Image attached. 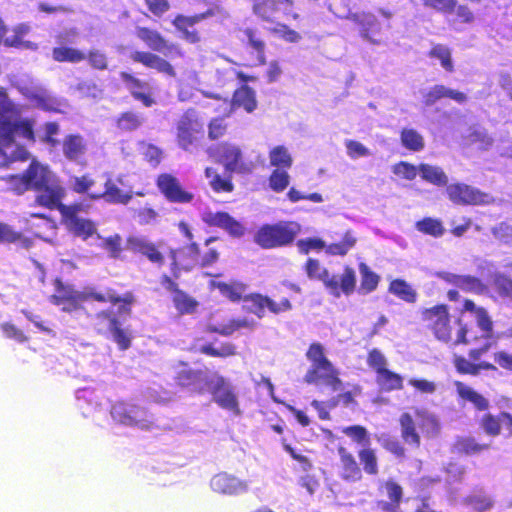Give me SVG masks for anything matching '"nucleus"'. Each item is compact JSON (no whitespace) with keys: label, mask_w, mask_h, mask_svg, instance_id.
<instances>
[{"label":"nucleus","mask_w":512,"mask_h":512,"mask_svg":"<svg viewBox=\"0 0 512 512\" xmlns=\"http://www.w3.org/2000/svg\"><path fill=\"white\" fill-rule=\"evenodd\" d=\"M389 292L407 303H414L417 299L415 289L402 279L393 280L389 285Z\"/></svg>","instance_id":"nucleus-44"},{"label":"nucleus","mask_w":512,"mask_h":512,"mask_svg":"<svg viewBox=\"0 0 512 512\" xmlns=\"http://www.w3.org/2000/svg\"><path fill=\"white\" fill-rule=\"evenodd\" d=\"M241 33L242 38L240 40L242 45L255 55L256 64L264 65L266 63V43L261 37L260 32L255 28L246 27L241 30Z\"/></svg>","instance_id":"nucleus-27"},{"label":"nucleus","mask_w":512,"mask_h":512,"mask_svg":"<svg viewBox=\"0 0 512 512\" xmlns=\"http://www.w3.org/2000/svg\"><path fill=\"white\" fill-rule=\"evenodd\" d=\"M300 231V224L294 221L264 224L255 233L254 241L263 249L284 247L292 244Z\"/></svg>","instance_id":"nucleus-6"},{"label":"nucleus","mask_w":512,"mask_h":512,"mask_svg":"<svg viewBox=\"0 0 512 512\" xmlns=\"http://www.w3.org/2000/svg\"><path fill=\"white\" fill-rule=\"evenodd\" d=\"M55 293L51 295L50 301L61 307L62 311L72 313L83 308V304L95 301L101 304L109 303L118 306L120 315L132 314V308L136 302L135 294L126 291L123 294L112 287L103 290L97 287H86L83 291L75 290L70 284H65L60 278L54 280Z\"/></svg>","instance_id":"nucleus-2"},{"label":"nucleus","mask_w":512,"mask_h":512,"mask_svg":"<svg viewBox=\"0 0 512 512\" xmlns=\"http://www.w3.org/2000/svg\"><path fill=\"white\" fill-rule=\"evenodd\" d=\"M350 19L358 25V30L363 40L373 44L379 43L377 37L380 34L381 27L373 14L366 12L355 13L350 16Z\"/></svg>","instance_id":"nucleus-25"},{"label":"nucleus","mask_w":512,"mask_h":512,"mask_svg":"<svg viewBox=\"0 0 512 512\" xmlns=\"http://www.w3.org/2000/svg\"><path fill=\"white\" fill-rule=\"evenodd\" d=\"M489 448L488 444H479L474 438H459L454 444V450L468 455L478 454Z\"/></svg>","instance_id":"nucleus-55"},{"label":"nucleus","mask_w":512,"mask_h":512,"mask_svg":"<svg viewBox=\"0 0 512 512\" xmlns=\"http://www.w3.org/2000/svg\"><path fill=\"white\" fill-rule=\"evenodd\" d=\"M119 76L121 81L124 83L125 88L135 101L140 102L146 108H150L157 104V99L153 89L147 81L126 71L120 72Z\"/></svg>","instance_id":"nucleus-15"},{"label":"nucleus","mask_w":512,"mask_h":512,"mask_svg":"<svg viewBox=\"0 0 512 512\" xmlns=\"http://www.w3.org/2000/svg\"><path fill=\"white\" fill-rule=\"evenodd\" d=\"M213 401L222 409L240 415L237 395L230 383L221 375H216L215 382L210 388Z\"/></svg>","instance_id":"nucleus-19"},{"label":"nucleus","mask_w":512,"mask_h":512,"mask_svg":"<svg viewBox=\"0 0 512 512\" xmlns=\"http://www.w3.org/2000/svg\"><path fill=\"white\" fill-rule=\"evenodd\" d=\"M94 184L95 181L89 173L70 178V188L77 194H87L89 196L92 193L90 190Z\"/></svg>","instance_id":"nucleus-57"},{"label":"nucleus","mask_w":512,"mask_h":512,"mask_svg":"<svg viewBox=\"0 0 512 512\" xmlns=\"http://www.w3.org/2000/svg\"><path fill=\"white\" fill-rule=\"evenodd\" d=\"M422 315L423 320L427 322L428 327L440 341H452L454 344H470L476 339V337L472 336L470 330L462 325L461 321L455 322L457 329L453 337L454 327L451 325L449 313L445 305L426 309Z\"/></svg>","instance_id":"nucleus-3"},{"label":"nucleus","mask_w":512,"mask_h":512,"mask_svg":"<svg viewBox=\"0 0 512 512\" xmlns=\"http://www.w3.org/2000/svg\"><path fill=\"white\" fill-rule=\"evenodd\" d=\"M359 272L361 275L360 292L367 294L376 289L379 283V276L374 273L365 263H360Z\"/></svg>","instance_id":"nucleus-49"},{"label":"nucleus","mask_w":512,"mask_h":512,"mask_svg":"<svg viewBox=\"0 0 512 512\" xmlns=\"http://www.w3.org/2000/svg\"><path fill=\"white\" fill-rule=\"evenodd\" d=\"M255 326L256 322L254 320L240 318L230 319L227 323L224 324H209L206 330L209 333H216L222 336H230L237 330L243 328L252 330L255 328Z\"/></svg>","instance_id":"nucleus-33"},{"label":"nucleus","mask_w":512,"mask_h":512,"mask_svg":"<svg viewBox=\"0 0 512 512\" xmlns=\"http://www.w3.org/2000/svg\"><path fill=\"white\" fill-rule=\"evenodd\" d=\"M356 237L355 235L348 231L345 233L344 238L339 243H333L330 245H326L322 241V250H325V252L329 255H338V256H344L348 253L350 249H352L356 244Z\"/></svg>","instance_id":"nucleus-46"},{"label":"nucleus","mask_w":512,"mask_h":512,"mask_svg":"<svg viewBox=\"0 0 512 512\" xmlns=\"http://www.w3.org/2000/svg\"><path fill=\"white\" fill-rule=\"evenodd\" d=\"M31 27L27 23H19L12 28L13 35L10 37H6L3 40V44L8 48H23L32 51H36L38 49V44L24 40V37L30 32Z\"/></svg>","instance_id":"nucleus-32"},{"label":"nucleus","mask_w":512,"mask_h":512,"mask_svg":"<svg viewBox=\"0 0 512 512\" xmlns=\"http://www.w3.org/2000/svg\"><path fill=\"white\" fill-rule=\"evenodd\" d=\"M205 176L209 179V184L216 193H230L234 190L230 175L221 177L215 169L207 167L205 169Z\"/></svg>","instance_id":"nucleus-42"},{"label":"nucleus","mask_w":512,"mask_h":512,"mask_svg":"<svg viewBox=\"0 0 512 512\" xmlns=\"http://www.w3.org/2000/svg\"><path fill=\"white\" fill-rule=\"evenodd\" d=\"M172 301L176 310L182 315L193 313L198 306V302L183 290L175 293L172 296Z\"/></svg>","instance_id":"nucleus-47"},{"label":"nucleus","mask_w":512,"mask_h":512,"mask_svg":"<svg viewBox=\"0 0 512 512\" xmlns=\"http://www.w3.org/2000/svg\"><path fill=\"white\" fill-rule=\"evenodd\" d=\"M443 97L451 98L458 103H463L466 100L464 93L449 89L443 85H436L424 95V102L430 106Z\"/></svg>","instance_id":"nucleus-39"},{"label":"nucleus","mask_w":512,"mask_h":512,"mask_svg":"<svg viewBox=\"0 0 512 512\" xmlns=\"http://www.w3.org/2000/svg\"><path fill=\"white\" fill-rule=\"evenodd\" d=\"M221 13L222 8L219 5L212 4L201 13L193 15L176 14L171 23L184 41L189 44H198L202 41L203 36L197 25L201 21Z\"/></svg>","instance_id":"nucleus-8"},{"label":"nucleus","mask_w":512,"mask_h":512,"mask_svg":"<svg viewBox=\"0 0 512 512\" xmlns=\"http://www.w3.org/2000/svg\"><path fill=\"white\" fill-rule=\"evenodd\" d=\"M431 276L440 278L464 291L479 294L485 290L484 284L478 278L473 276L457 275L446 271L431 272Z\"/></svg>","instance_id":"nucleus-26"},{"label":"nucleus","mask_w":512,"mask_h":512,"mask_svg":"<svg viewBox=\"0 0 512 512\" xmlns=\"http://www.w3.org/2000/svg\"><path fill=\"white\" fill-rule=\"evenodd\" d=\"M454 365L458 372L471 375H477L481 369H495V367L490 363L482 362L474 364L461 356H456L454 358Z\"/></svg>","instance_id":"nucleus-51"},{"label":"nucleus","mask_w":512,"mask_h":512,"mask_svg":"<svg viewBox=\"0 0 512 512\" xmlns=\"http://www.w3.org/2000/svg\"><path fill=\"white\" fill-rule=\"evenodd\" d=\"M322 281L330 293L336 297L341 294L350 295L356 285L355 272L351 268H346L342 274L333 275L327 279V272L322 271Z\"/></svg>","instance_id":"nucleus-23"},{"label":"nucleus","mask_w":512,"mask_h":512,"mask_svg":"<svg viewBox=\"0 0 512 512\" xmlns=\"http://www.w3.org/2000/svg\"><path fill=\"white\" fill-rule=\"evenodd\" d=\"M208 137L210 140H218L224 137L228 131V124L224 117H213L208 122Z\"/></svg>","instance_id":"nucleus-59"},{"label":"nucleus","mask_w":512,"mask_h":512,"mask_svg":"<svg viewBox=\"0 0 512 512\" xmlns=\"http://www.w3.org/2000/svg\"><path fill=\"white\" fill-rule=\"evenodd\" d=\"M449 199L461 205H487L493 198L480 190L466 184H451L446 188Z\"/></svg>","instance_id":"nucleus-16"},{"label":"nucleus","mask_w":512,"mask_h":512,"mask_svg":"<svg viewBox=\"0 0 512 512\" xmlns=\"http://www.w3.org/2000/svg\"><path fill=\"white\" fill-rule=\"evenodd\" d=\"M212 286L216 288L220 294L231 302H239L243 300L247 285L238 280L230 282H212Z\"/></svg>","instance_id":"nucleus-36"},{"label":"nucleus","mask_w":512,"mask_h":512,"mask_svg":"<svg viewBox=\"0 0 512 512\" xmlns=\"http://www.w3.org/2000/svg\"><path fill=\"white\" fill-rule=\"evenodd\" d=\"M34 125L35 121L29 118L14 121V128L16 130V134H19L24 139L32 143L36 141Z\"/></svg>","instance_id":"nucleus-64"},{"label":"nucleus","mask_w":512,"mask_h":512,"mask_svg":"<svg viewBox=\"0 0 512 512\" xmlns=\"http://www.w3.org/2000/svg\"><path fill=\"white\" fill-rule=\"evenodd\" d=\"M204 121L194 108L185 110L175 123V142L186 151L197 150L204 139Z\"/></svg>","instance_id":"nucleus-4"},{"label":"nucleus","mask_w":512,"mask_h":512,"mask_svg":"<svg viewBox=\"0 0 512 512\" xmlns=\"http://www.w3.org/2000/svg\"><path fill=\"white\" fill-rule=\"evenodd\" d=\"M210 157L214 158L217 163L223 164L226 172L232 174L250 173L252 164L243 160V154L239 146L230 142H221L208 149Z\"/></svg>","instance_id":"nucleus-10"},{"label":"nucleus","mask_w":512,"mask_h":512,"mask_svg":"<svg viewBox=\"0 0 512 512\" xmlns=\"http://www.w3.org/2000/svg\"><path fill=\"white\" fill-rule=\"evenodd\" d=\"M131 59L135 63H140L147 68L155 69L167 76H176V71L171 63L152 52L135 51L131 54Z\"/></svg>","instance_id":"nucleus-28"},{"label":"nucleus","mask_w":512,"mask_h":512,"mask_svg":"<svg viewBox=\"0 0 512 512\" xmlns=\"http://www.w3.org/2000/svg\"><path fill=\"white\" fill-rule=\"evenodd\" d=\"M498 406L501 409L498 416L487 413L480 420L481 428L490 436L499 435L502 424L512 432V400L503 398L498 402Z\"/></svg>","instance_id":"nucleus-17"},{"label":"nucleus","mask_w":512,"mask_h":512,"mask_svg":"<svg viewBox=\"0 0 512 512\" xmlns=\"http://www.w3.org/2000/svg\"><path fill=\"white\" fill-rule=\"evenodd\" d=\"M376 382L384 391L400 390L403 388V378L401 375L385 369L376 374Z\"/></svg>","instance_id":"nucleus-45"},{"label":"nucleus","mask_w":512,"mask_h":512,"mask_svg":"<svg viewBox=\"0 0 512 512\" xmlns=\"http://www.w3.org/2000/svg\"><path fill=\"white\" fill-rule=\"evenodd\" d=\"M212 489L220 494H236L244 489L243 484L235 477L226 473L215 475L211 480Z\"/></svg>","instance_id":"nucleus-34"},{"label":"nucleus","mask_w":512,"mask_h":512,"mask_svg":"<svg viewBox=\"0 0 512 512\" xmlns=\"http://www.w3.org/2000/svg\"><path fill=\"white\" fill-rule=\"evenodd\" d=\"M137 37L143 41L151 50L167 54L176 49V46L169 43L165 37L155 29L149 27H138L136 30Z\"/></svg>","instance_id":"nucleus-30"},{"label":"nucleus","mask_w":512,"mask_h":512,"mask_svg":"<svg viewBox=\"0 0 512 512\" xmlns=\"http://www.w3.org/2000/svg\"><path fill=\"white\" fill-rule=\"evenodd\" d=\"M269 160L275 169L288 170L293 164L291 154L283 145L275 146L269 151Z\"/></svg>","instance_id":"nucleus-43"},{"label":"nucleus","mask_w":512,"mask_h":512,"mask_svg":"<svg viewBox=\"0 0 512 512\" xmlns=\"http://www.w3.org/2000/svg\"><path fill=\"white\" fill-rule=\"evenodd\" d=\"M339 453L343 464V478L351 481L358 480L361 476V471L353 456L347 453L343 448H340Z\"/></svg>","instance_id":"nucleus-48"},{"label":"nucleus","mask_w":512,"mask_h":512,"mask_svg":"<svg viewBox=\"0 0 512 512\" xmlns=\"http://www.w3.org/2000/svg\"><path fill=\"white\" fill-rule=\"evenodd\" d=\"M201 220L209 227L224 230L233 238H240L245 234L244 225L225 211H204Z\"/></svg>","instance_id":"nucleus-20"},{"label":"nucleus","mask_w":512,"mask_h":512,"mask_svg":"<svg viewBox=\"0 0 512 512\" xmlns=\"http://www.w3.org/2000/svg\"><path fill=\"white\" fill-rule=\"evenodd\" d=\"M118 316L110 309H101L90 316V326L98 334L111 335L119 350H128L132 345L133 333L128 327H123Z\"/></svg>","instance_id":"nucleus-5"},{"label":"nucleus","mask_w":512,"mask_h":512,"mask_svg":"<svg viewBox=\"0 0 512 512\" xmlns=\"http://www.w3.org/2000/svg\"><path fill=\"white\" fill-rule=\"evenodd\" d=\"M175 383L181 388L190 389L195 394H203L208 383L202 370L182 369L175 376Z\"/></svg>","instance_id":"nucleus-29"},{"label":"nucleus","mask_w":512,"mask_h":512,"mask_svg":"<svg viewBox=\"0 0 512 512\" xmlns=\"http://www.w3.org/2000/svg\"><path fill=\"white\" fill-rule=\"evenodd\" d=\"M115 126L123 132H132L138 130L145 122L142 113L136 110H125L115 118Z\"/></svg>","instance_id":"nucleus-35"},{"label":"nucleus","mask_w":512,"mask_h":512,"mask_svg":"<svg viewBox=\"0 0 512 512\" xmlns=\"http://www.w3.org/2000/svg\"><path fill=\"white\" fill-rule=\"evenodd\" d=\"M199 254L200 248L196 242H191L181 249H170L171 275L178 279L182 271L189 272L194 268L200 267Z\"/></svg>","instance_id":"nucleus-14"},{"label":"nucleus","mask_w":512,"mask_h":512,"mask_svg":"<svg viewBox=\"0 0 512 512\" xmlns=\"http://www.w3.org/2000/svg\"><path fill=\"white\" fill-rule=\"evenodd\" d=\"M402 436L407 443L419 444V436L415 432L414 422L409 414H403L400 418Z\"/></svg>","instance_id":"nucleus-62"},{"label":"nucleus","mask_w":512,"mask_h":512,"mask_svg":"<svg viewBox=\"0 0 512 512\" xmlns=\"http://www.w3.org/2000/svg\"><path fill=\"white\" fill-rule=\"evenodd\" d=\"M455 387L461 399L470 402L478 410L488 409L489 401L473 388L459 381L455 382Z\"/></svg>","instance_id":"nucleus-40"},{"label":"nucleus","mask_w":512,"mask_h":512,"mask_svg":"<svg viewBox=\"0 0 512 512\" xmlns=\"http://www.w3.org/2000/svg\"><path fill=\"white\" fill-rule=\"evenodd\" d=\"M54 210L59 211L62 223L74 236L87 240L96 233V225L92 220L78 216L81 211H85V206L82 203L75 202L66 205L61 201L54 207Z\"/></svg>","instance_id":"nucleus-9"},{"label":"nucleus","mask_w":512,"mask_h":512,"mask_svg":"<svg viewBox=\"0 0 512 512\" xmlns=\"http://www.w3.org/2000/svg\"><path fill=\"white\" fill-rule=\"evenodd\" d=\"M293 7V0H253L252 12L267 23H274L280 13L297 20L299 15L292 12Z\"/></svg>","instance_id":"nucleus-13"},{"label":"nucleus","mask_w":512,"mask_h":512,"mask_svg":"<svg viewBox=\"0 0 512 512\" xmlns=\"http://www.w3.org/2000/svg\"><path fill=\"white\" fill-rule=\"evenodd\" d=\"M89 66L98 71H104L108 69V57L107 55L98 50V49H90L86 53V59H85Z\"/></svg>","instance_id":"nucleus-61"},{"label":"nucleus","mask_w":512,"mask_h":512,"mask_svg":"<svg viewBox=\"0 0 512 512\" xmlns=\"http://www.w3.org/2000/svg\"><path fill=\"white\" fill-rule=\"evenodd\" d=\"M61 151L64 158L78 165H86L88 154V142L79 133H70L61 141Z\"/></svg>","instance_id":"nucleus-21"},{"label":"nucleus","mask_w":512,"mask_h":512,"mask_svg":"<svg viewBox=\"0 0 512 512\" xmlns=\"http://www.w3.org/2000/svg\"><path fill=\"white\" fill-rule=\"evenodd\" d=\"M43 133L40 141L47 145L50 149H55L61 143L56 136L59 134L60 126L56 121L45 122L42 125Z\"/></svg>","instance_id":"nucleus-54"},{"label":"nucleus","mask_w":512,"mask_h":512,"mask_svg":"<svg viewBox=\"0 0 512 512\" xmlns=\"http://www.w3.org/2000/svg\"><path fill=\"white\" fill-rule=\"evenodd\" d=\"M464 310L466 312H470L474 315L475 320L477 322L478 328L481 332L480 336H477L473 333L472 330H470L472 336L476 337L475 341L478 339H482L483 344L479 348L472 349L469 353V356L477 360L479 359L484 353L488 351V349L491 347V333H492V321L490 317L488 316L485 309L481 307H477L474 302L470 300H465L464 302ZM474 342V340L472 341Z\"/></svg>","instance_id":"nucleus-11"},{"label":"nucleus","mask_w":512,"mask_h":512,"mask_svg":"<svg viewBox=\"0 0 512 512\" xmlns=\"http://www.w3.org/2000/svg\"><path fill=\"white\" fill-rule=\"evenodd\" d=\"M126 243L128 250L135 254L142 255L157 267H162L165 264V256L154 242L144 237L129 236Z\"/></svg>","instance_id":"nucleus-22"},{"label":"nucleus","mask_w":512,"mask_h":512,"mask_svg":"<svg viewBox=\"0 0 512 512\" xmlns=\"http://www.w3.org/2000/svg\"><path fill=\"white\" fill-rule=\"evenodd\" d=\"M402 145L411 151H421L424 148V138L414 129H403L401 132Z\"/></svg>","instance_id":"nucleus-53"},{"label":"nucleus","mask_w":512,"mask_h":512,"mask_svg":"<svg viewBox=\"0 0 512 512\" xmlns=\"http://www.w3.org/2000/svg\"><path fill=\"white\" fill-rule=\"evenodd\" d=\"M419 174L423 180L437 186H444L448 183L446 173L439 166L422 163L419 165Z\"/></svg>","instance_id":"nucleus-41"},{"label":"nucleus","mask_w":512,"mask_h":512,"mask_svg":"<svg viewBox=\"0 0 512 512\" xmlns=\"http://www.w3.org/2000/svg\"><path fill=\"white\" fill-rule=\"evenodd\" d=\"M290 183L287 170L274 169L269 176V186L275 192L284 191Z\"/></svg>","instance_id":"nucleus-58"},{"label":"nucleus","mask_w":512,"mask_h":512,"mask_svg":"<svg viewBox=\"0 0 512 512\" xmlns=\"http://www.w3.org/2000/svg\"><path fill=\"white\" fill-rule=\"evenodd\" d=\"M322 393L326 390L335 392L336 395L329 401V406H336L342 404L344 406H350L354 403V398L359 394V389L348 387L339 378V371L322 356Z\"/></svg>","instance_id":"nucleus-7"},{"label":"nucleus","mask_w":512,"mask_h":512,"mask_svg":"<svg viewBox=\"0 0 512 512\" xmlns=\"http://www.w3.org/2000/svg\"><path fill=\"white\" fill-rule=\"evenodd\" d=\"M394 175L405 180H414L419 174V166H415L406 161H400L391 167Z\"/></svg>","instance_id":"nucleus-60"},{"label":"nucleus","mask_w":512,"mask_h":512,"mask_svg":"<svg viewBox=\"0 0 512 512\" xmlns=\"http://www.w3.org/2000/svg\"><path fill=\"white\" fill-rule=\"evenodd\" d=\"M199 352L210 357L226 358L236 354V347L229 342L222 343L219 348H215L211 343H207L199 348Z\"/></svg>","instance_id":"nucleus-52"},{"label":"nucleus","mask_w":512,"mask_h":512,"mask_svg":"<svg viewBox=\"0 0 512 512\" xmlns=\"http://www.w3.org/2000/svg\"><path fill=\"white\" fill-rule=\"evenodd\" d=\"M7 179L16 194L34 191V204L48 210H54L66 195L58 176L47 164L36 159L30 162L22 174L10 175Z\"/></svg>","instance_id":"nucleus-1"},{"label":"nucleus","mask_w":512,"mask_h":512,"mask_svg":"<svg viewBox=\"0 0 512 512\" xmlns=\"http://www.w3.org/2000/svg\"><path fill=\"white\" fill-rule=\"evenodd\" d=\"M243 301L251 304L247 309L258 318L264 317L266 309L273 314H280L292 309V304L288 298H283L279 303H277L270 297L260 293H250L245 295Z\"/></svg>","instance_id":"nucleus-18"},{"label":"nucleus","mask_w":512,"mask_h":512,"mask_svg":"<svg viewBox=\"0 0 512 512\" xmlns=\"http://www.w3.org/2000/svg\"><path fill=\"white\" fill-rule=\"evenodd\" d=\"M0 244H17L22 248L29 249L33 245V241L9 224L0 222Z\"/></svg>","instance_id":"nucleus-37"},{"label":"nucleus","mask_w":512,"mask_h":512,"mask_svg":"<svg viewBox=\"0 0 512 512\" xmlns=\"http://www.w3.org/2000/svg\"><path fill=\"white\" fill-rule=\"evenodd\" d=\"M235 108H243L247 113H252L257 108L256 93L248 85H241L234 91L229 114Z\"/></svg>","instance_id":"nucleus-31"},{"label":"nucleus","mask_w":512,"mask_h":512,"mask_svg":"<svg viewBox=\"0 0 512 512\" xmlns=\"http://www.w3.org/2000/svg\"><path fill=\"white\" fill-rule=\"evenodd\" d=\"M158 191L170 203L188 204L194 199V194L187 190L180 179L171 173H160L155 179Z\"/></svg>","instance_id":"nucleus-12"},{"label":"nucleus","mask_w":512,"mask_h":512,"mask_svg":"<svg viewBox=\"0 0 512 512\" xmlns=\"http://www.w3.org/2000/svg\"><path fill=\"white\" fill-rule=\"evenodd\" d=\"M428 55L431 59L438 60L442 68L446 71L452 72L454 70L451 50L447 46L442 44L434 45Z\"/></svg>","instance_id":"nucleus-50"},{"label":"nucleus","mask_w":512,"mask_h":512,"mask_svg":"<svg viewBox=\"0 0 512 512\" xmlns=\"http://www.w3.org/2000/svg\"><path fill=\"white\" fill-rule=\"evenodd\" d=\"M89 199L93 201L103 199L109 204L127 205L132 199V194L123 191L113 178L107 175L104 182V190L90 193Z\"/></svg>","instance_id":"nucleus-24"},{"label":"nucleus","mask_w":512,"mask_h":512,"mask_svg":"<svg viewBox=\"0 0 512 512\" xmlns=\"http://www.w3.org/2000/svg\"><path fill=\"white\" fill-rule=\"evenodd\" d=\"M52 59L58 63H80L86 59V53L78 48L60 45L52 49Z\"/></svg>","instance_id":"nucleus-38"},{"label":"nucleus","mask_w":512,"mask_h":512,"mask_svg":"<svg viewBox=\"0 0 512 512\" xmlns=\"http://www.w3.org/2000/svg\"><path fill=\"white\" fill-rule=\"evenodd\" d=\"M491 233L497 241L512 247V224L500 222L491 228Z\"/></svg>","instance_id":"nucleus-63"},{"label":"nucleus","mask_w":512,"mask_h":512,"mask_svg":"<svg viewBox=\"0 0 512 512\" xmlns=\"http://www.w3.org/2000/svg\"><path fill=\"white\" fill-rule=\"evenodd\" d=\"M416 421L423 432L427 435H435L439 430V422L437 418L428 411H418L416 414Z\"/></svg>","instance_id":"nucleus-56"}]
</instances>
